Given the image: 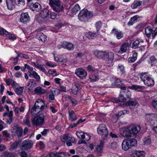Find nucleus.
<instances>
[{"label":"nucleus","instance_id":"f257e3e1","mask_svg":"<svg viewBox=\"0 0 157 157\" xmlns=\"http://www.w3.org/2000/svg\"><path fill=\"white\" fill-rule=\"evenodd\" d=\"M44 108V103L43 101L41 99H38L31 109V113L33 115L36 114L40 111H43Z\"/></svg>","mask_w":157,"mask_h":157},{"label":"nucleus","instance_id":"f03ea898","mask_svg":"<svg viewBox=\"0 0 157 157\" xmlns=\"http://www.w3.org/2000/svg\"><path fill=\"white\" fill-rule=\"evenodd\" d=\"M49 4L53 10L59 12L64 9L62 3V0H49Z\"/></svg>","mask_w":157,"mask_h":157},{"label":"nucleus","instance_id":"7ed1b4c3","mask_svg":"<svg viewBox=\"0 0 157 157\" xmlns=\"http://www.w3.org/2000/svg\"><path fill=\"white\" fill-rule=\"evenodd\" d=\"M141 80L146 85L148 86H152L154 84V80L151 78V75L148 72H142L140 74Z\"/></svg>","mask_w":157,"mask_h":157},{"label":"nucleus","instance_id":"20e7f679","mask_svg":"<svg viewBox=\"0 0 157 157\" xmlns=\"http://www.w3.org/2000/svg\"><path fill=\"white\" fill-rule=\"evenodd\" d=\"M93 16V13L86 9L81 10L78 15L79 19L83 21H87Z\"/></svg>","mask_w":157,"mask_h":157},{"label":"nucleus","instance_id":"39448f33","mask_svg":"<svg viewBox=\"0 0 157 157\" xmlns=\"http://www.w3.org/2000/svg\"><path fill=\"white\" fill-rule=\"evenodd\" d=\"M137 141L135 139H124L122 143V148L124 151H127L132 147L135 146L137 144Z\"/></svg>","mask_w":157,"mask_h":157},{"label":"nucleus","instance_id":"423d86ee","mask_svg":"<svg viewBox=\"0 0 157 157\" xmlns=\"http://www.w3.org/2000/svg\"><path fill=\"white\" fill-rule=\"evenodd\" d=\"M45 117L43 113H40L34 117L32 120V123L33 125L36 126L41 125L44 123Z\"/></svg>","mask_w":157,"mask_h":157},{"label":"nucleus","instance_id":"0eeeda50","mask_svg":"<svg viewBox=\"0 0 157 157\" xmlns=\"http://www.w3.org/2000/svg\"><path fill=\"white\" fill-rule=\"evenodd\" d=\"M114 54L112 52L105 51L104 58L103 59L106 60L105 63L108 67H111L113 65L112 62L113 59Z\"/></svg>","mask_w":157,"mask_h":157},{"label":"nucleus","instance_id":"6e6552de","mask_svg":"<svg viewBox=\"0 0 157 157\" xmlns=\"http://www.w3.org/2000/svg\"><path fill=\"white\" fill-rule=\"evenodd\" d=\"M98 133L103 138H106L108 136V132L106 125L100 124L97 128Z\"/></svg>","mask_w":157,"mask_h":157},{"label":"nucleus","instance_id":"1a4fd4ad","mask_svg":"<svg viewBox=\"0 0 157 157\" xmlns=\"http://www.w3.org/2000/svg\"><path fill=\"white\" fill-rule=\"evenodd\" d=\"M33 145L32 141L29 140H26L23 142L20 145V148L22 150H27L31 149Z\"/></svg>","mask_w":157,"mask_h":157},{"label":"nucleus","instance_id":"9d476101","mask_svg":"<svg viewBox=\"0 0 157 157\" xmlns=\"http://www.w3.org/2000/svg\"><path fill=\"white\" fill-rule=\"evenodd\" d=\"M61 139L63 142H66V144L68 146H72V143H74L75 140L74 137L70 136L68 134L64 135L61 137Z\"/></svg>","mask_w":157,"mask_h":157},{"label":"nucleus","instance_id":"9b49d317","mask_svg":"<svg viewBox=\"0 0 157 157\" xmlns=\"http://www.w3.org/2000/svg\"><path fill=\"white\" fill-rule=\"evenodd\" d=\"M120 133L124 138H130L132 137L128 126L121 128L120 130Z\"/></svg>","mask_w":157,"mask_h":157},{"label":"nucleus","instance_id":"f8f14e48","mask_svg":"<svg viewBox=\"0 0 157 157\" xmlns=\"http://www.w3.org/2000/svg\"><path fill=\"white\" fill-rule=\"evenodd\" d=\"M75 74L82 79L85 78L87 75L86 72L82 68L76 69L75 70Z\"/></svg>","mask_w":157,"mask_h":157},{"label":"nucleus","instance_id":"ddd939ff","mask_svg":"<svg viewBox=\"0 0 157 157\" xmlns=\"http://www.w3.org/2000/svg\"><path fill=\"white\" fill-rule=\"evenodd\" d=\"M124 103L126 106H129L131 109H133L135 106L139 105L136 100L134 99H129L128 100L124 101Z\"/></svg>","mask_w":157,"mask_h":157},{"label":"nucleus","instance_id":"4468645a","mask_svg":"<svg viewBox=\"0 0 157 157\" xmlns=\"http://www.w3.org/2000/svg\"><path fill=\"white\" fill-rule=\"evenodd\" d=\"M128 127L131 135L136 134L140 130V127L138 125L132 124Z\"/></svg>","mask_w":157,"mask_h":157},{"label":"nucleus","instance_id":"2eb2a0df","mask_svg":"<svg viewBox=\"0 0 157 157\" xmlns=\"http://www.w3.org/2000/svg\"><path fill=\"white\" fill-rule=\"evenodd\" d=\"M36 82L35 80L33 79H30L25 88L28 89L29 91H32L36 86Z\"/></svg>","mask_w":157,"mask_h":157},{"label":"nucleus","instance_id":"dca6fc26","mask_svg":"<svg viewBox=\"0 0 157 157\" xmlns=\"http://www.w3.org/2000/svg\"><path fill=\"white\" fill-rule=\"evenodd\" d=\"M65 49H66L69 51L74 50L75 46L72 43L66 41H64L61 45Z\"/></svg>","mask_w":157,"mask_h":157},{"label":"nucleus","instance_id":"f3484780","mask_svg":"<svg viewBox=\"0 0 157 157\" xmlns=\"http://www.w3.org/2000/svg\"><path fill=\"white\" fill-rule=\"evenodd\" d=\"M40 30L38 29L35 31V32H39L36 35L37 38L43 42H45L47 40V36L41 32Z\"/></svg>","mask_w":157,"mask_h":157},{"label":"nucleus","instance_id":"a211bd4d","mask_svg":"<svg viewBox=\"0 0 157 157\" xmlns=\"http://www.w3.org/2000/svg\"><path fill=\"white\" fill-rule=\"evenodd\" d=\"M13 130H14V132L17 134L18 138L21 136L23 133V130L22 128L19 127L18 125H16L12 128Z\"/></svg>","mask_w":157,"mask_h":157},{"label":"nucleus","instance_id":"6ab92c4d","mask_svg":"<svg viewBox=\"0 0 157 157\" xmlns=\"http://www.w3.org/2000/svg\"><path fill=\"white\" fill-rule=\"evenodd\" d=\"M20 21L23 23L29 21L30 18L28 13H22L20 15Z\"/></svg>","mask_w":157,"mask_h":157},{"label":"nucleus","instance_id":"aec40b11","mask_svg":"<svg viewBox=\"0 0 157 157\" xmlns=\"http://www.w3.org/2000/svg\"><path fill=\"white\" fill-rule=\"evenodd\" d=\"M129 48L128 43H124L121 45L120 49L118 51V53L119 54H121L125 52Z\"/></svg>","mask_w":157,"mask_h":157},{"label":"nucleus","instance_id":"412c9836","mask_svg":"<svg viewBox=\"0 0 157 157\" xmlns=\"http://www.w3.org/2000/svg\"><path fill=\"white\" fill-rule=\"evenodd\" d=\"M111 33L115 35L117 39H120L123 36V34L121 31L114 29L112 30Z\"/></svg>","mask_w":157,"mask_h":157},{"label":"nucleus","instance_id":"4be33fe9","mask_svg":"<svg viewBox=\"0 0 157 157\" xmlns=\"http://www.w3.org/2000/svg\"><path fill=\"white\" fill-rule=\"evenodd\" d=\"M104 52L105 51L95 50L94 51V54L97 58L103 59Z\"/></svg>","mask_w":157,"mask_h":157},{"label":"nucleus","instance_id":"5701e85b","mask_svg":"<svg viewBox=\"0 0 157 157\" xmlns=\"http://www.w3.org/2000/svg\"><path fill=\"white\" fill-rule=\"evenodd\" d=\"M99 35V33L97 31L96 32L93 33L91 32H89L86 33V37L90 39H92L96 38Z\"/></svg>","mask_w":157,"mask_h":157},{"label":"nucleus","instance_id":"b1692460","mask_svg":"<svg viewBox=\"0 0 157 157\" xmlns=\"http://www.w3.org/2000/svg\"><path fill=\"white\" fill-rule=\"evenodd\" d=\"M99 75L98 71L93 73H91L89 76V79L90 82H94L96 81L98 79Z\"/></svg>","mask_w":157,"mask_h":157},{"label":"nucleus","instance_id":"393cba45","mask_svg":"<svg viewBox=\"0 0 157 157\" xmlns=\"http://www.w3.org/2000/svg\"><path fill=\"white\" fill-rule=\"evenodd\" d=\"M49 11L47 9H44L40 12V16L42 18L44 19L49 17Z\"/></svg>","mask_w":157,"mask_h":157},{"label":"nucleus","instance_id":"a878e982","mask_svg":"<svg viewBox=\"0 0 157 157\" xmlns=\"http://www.w3.org/2000/svg\"><path fill=\"white\" fill-rule=\"evenodd\" d=\"M21 140H16L13 143L11 144L9 150L10 151H13L16 149L19 145V144L21 142Z\"/></svg>","mask_w":157,"mask_h":157},{"label":"nucleus","instance_id":"bb28decb","mask_svg":"<svg viewBox=\"0 0 157 157\" xmlns=\"http://www.w3.org/2000/svg\"><path fill=\"white\" fill-rule=\"evenodd\" d=\"M6 3L8 9L11 10L14 8L16 2L15 0H6Z\"/></svg>","mask_w":157,"mask_h":157},{"label":"nucleus","instance_id":"cd10ccee","mask_svg":"<svg viewBox=\"0 0 157 157\" xmlns=\"http://www.w3.org/2000/svg\"><path fill=\"white\" fill-rule=\"evenodd\" d=\"M30 6L33 10L36 11H39L41 9L40 5L37 2H36L35 4H31Z\"/></svg>","mask_w":157,"mask_h":157},{"label":"nucleus","instance_id":"c85d7f7f","mask_svg":"<svg viewBox=\"0 0 157 157\" xmlns=\"http://www.w3.org/2000/svg\"><path fill=\"white\" fill-rule=\"evenodd\" d=\"M145 152L144 151H135L132 154L133 157H144Z\"/></svg>","mask_w":157,"mask_h":157},{"label":"nucleus","instance_id":"c756f323","mask_svg":"<svg viewBox=\"0 0 157 157\" xmlns=\"http://www.w3.org/2000/svg\"><path fill=\"white\" fill-rule=\"evenodd\" d=\"M69 119L72 121H74L76 120L77 117L76 114L72 110H69Z\"/></svg>","mask_w":157,"mask_h":157},{"label":"nucleus","instance_id":"7c9ffc66","mask_svg":"<svg viewBox=\"0 0 157 157\" xmlns=\"http://www.w3.org/2000/svg\"><path fill=\"white\" fill-rule=\"evenodd\" d=\"M145 33L146 36L147 37L149 38L150 37L151 35L152 36L153 30L151 27L148 26L145 28Z\"/></svg>","mask_w":157,"mask_h":157},{"label":"nucleus","instance_id":"2f4dec72","mask_svg":"<svg viewBox=\"0 0 157 157\" xmlns=\"http://www.w3.org/2000/svg\"><path fill=\"white\" fill-rule=\"evenodd\" d=\"M55 92V95H57L59 94L61 92H66V88L64 86H61L59 89H55L54 90H52V91Z\"/></svg>","mask_w":157,"mask_h":157},{"label":"nucleus","instance_id":"473e14b6","mask_svg":"<svg viewBox=\"0 0 157 157\" xmlns=\"http://www.w3.org/2000/svg\"><path fill=\"white\" fill-rule=\"evenodd\" d=\"M78 84H75L71 89V92L74 94H76L80 88L79 87Z\"/></svg>","mask_w":157,"mask_h":157},{"label":"nucleus","instance_id":"72a5a7b5","mask_svg":"<svg viewBox=\"0 0 157 157\" xmlns=\"http://www.w3.org/2000/svg\"><path fill=\"white\" fill-rule=\"evenodd\" d=\"M34 91L36 94H43L46 92V91L41 87L38 86L35 90Z\"/></svg>","mask_w":157,"mask_h":157},{"label":"nucleus","instance_id":"f704fd0d","mask_svg":"<svg viewBox=\"0 0 157 157\" xmlns=\"http://www.w3.org/2000/svg\"><path fill=\"white\" fill-rule=\"evenodd\" d=\"M129 87L132 90H134L138 91H140L144 88L143 86L136 85H133L129 86Z\"/></svg>","mask_w":157,"mask_h":157},{"label":"nucleus","instance_id":"c9c22d12","mask_svg":"<svg viewBox=\"0 0 157 157\" xmlns=\"http://www.w3.org/2000/svg\"><path fill=\"white\" fill-rule=\"evenodd\" d=\"M118 71L120 73L121 76H124V74L125 72L124 66L121 64H119L117 68Z\"/></svg>","mask_w":157,"mask_h":157},{"label":"nucleus","instance_id":"e433bc0d","mask_svg":"<svg viewBox=\"0 0 157 157\" xmlns=\"http://www.w3.org/2000/svg\"><path fill=\"white\" fill-rule=\"evenodd\" d=\"M139 18H140V17L137 16H135L131 17L128 23V25L130 26L132 25L137 21V19Z\"/></svg>","mask_w":157,"mask_h":157},{"label":"nucleus","instance_id":"4c0bfd02","mask_svg":"<svg viewBox=\"0 0 157 157\" xmlns=\"http://www.w3.org/2000/svg\"><path fill=\"white\" fill-rule=\"evenodd\" d=\"M142 4V2L139 1H135L131 5V7L132 9H136L138 7L140 6Z\"/></svg>","mask_w":157,"mask_h":157},{"label":"nucleus","instance_id":"58836bf2","mask_svg":"<svg viewBox=\"0 0 157 157\" xmlns=\"http://www.w3.org/2000/svg\"><path fill=\"white\" fill-rule=\"evenodd\" d=\"M33 63L36 68L39 69L44 72H46V70L43 66H41L38 63H36L34 62H33Z\"/></svg>","mask_w":157,"mask_h":157},{"label":"nucleus","instance_id":"ea45409f","mask_svg":"<svg viewBox=\"0 0 157 157\" xmlns=\"http://www.w3.org/2000/svg\"><path fill=\"white\" fill-rule=\"evenodd\" d=\"M124 96H120L119 98H114V100L117 103L120 102H123L124 104V102L126 101V99L124 98Z\"/></svg>","mask_w":157,"mask_h":157},{"label":"nucleus","instance_id":"a19ab883","mask_svg":"<svg viewBox=\"0 0 157 157\" xmlns=\"http://www.w3.org/2000/svg\"><path fill=\"white\" fill-rule=\"evenodd\" d=\"M137 53H134L132 55V56L130 57L128 59L129 62L133 63L137 59Z\"/></svg>","mask_w":157,"mask_h":157},{"label":"nucleus","instance_id":"79ce46f5","mask_svg":"<svg viewBox=\"0 0 157 157\" xmlns=\"http://www.w3.org/2000/svg\"><path fill=\"white\" fill-rule=\"evenodd\" d=\"M124 94L123 95H121L122 96H124V98L126 99V101H127V99L126 98L128 99H130L129 98H130L131 94V92L129 91H124Z\"/></svg>","mask_w":157,"mask_h":157},{"label":"nucleus","instance_id":"37998d69","mask_svg":"<svg viewBox=\"0 0 157 157\" xmlns=\"http://www.w3.org/2000/svg\"><path fill=\"white\" fill-rule=\"evenodd\" d=\"M144 142L145 145L147 146L150 145L151 143L150 138L149 137H145L144 140Z\"/></svg>","mask_w":157,"mask_h":157},{"label":"nucleus","instance_id":"c03bdc74","mask_svg":"<svg viewBox=\"0 0 157 157\" xmlns=\"http://www.w3.org/2000/svg\"><path fill=\"white\" fill-rule=\"evenodd\" d=\"M23 89V87H17V88L15 89L14 90L15 91V92L17 95H20L22 93Z\"/></svg>","mask_w":157,"mask_h":157},{"label":"nucleus","instance_id":"a18cd8bd","mask_svg":"<svg viewBox=\"0 0 157 157\" xmlns=\"http://www.w3.org/2000/svg\"><path fill=\"white\" fill-rule=\"evenodd\" d=\"M32 75L37 81L39 82L40 80V77L38 74L35 71H32Z\"/></svg>","mask_w":157,"mask_h":157},{"label":"nucleus","instance_id":"49530a36","mask_svg":"<svg viewBox=\"0 0 157 157\" xmlns=\"http://www.w3.org/2000/svg\"><path fill=\"white\" fill-rule=\"evenodd\" d=\"M80 8L78 4H76L72 10V12L74 14H75L76 12L80 10Z\"/></svg>","mask_w":157,"mask_h":157},{"label":"nucleus","instance_id":"de8ad7c7","mask_svg":"<svg viewBox=\"0 0 157 157\" xmlns=\"http://www.w3.org/2000/svg\"><path fill=\"white\" fill-rule=\"evenodd\" d=\"M87 69L88 71L91 72V73H93L97 71V70L91 65H89L87 67Z\"/></svg>","mask_w":157,"mask_h":157},{"label":"nucleus","instance_id":"09e8293b","mask_svg":"<svg viewBox=\"0 0 157 157\" xmlns=\"http://www.w3.org/2000/svg\"><path fill=\"white\" fill-rule=\"evenodd\" d=\"M76 134L78 137L81 138L82 139H85V133L82 132H78Z\"/></svg>","mask_w":157,"mask_h":157},{"label":"nucleus","instance_id":"8fccbe9b","mask_svg":"<svg viewBox=\"0 0 157 157\" xmlns=\"http://www.w3.org/2000/svg\"><path fill=\"white\" fill-rule=\"evenodd\" d=\"M16 3L18 6L23 7L25 4V1L24 0H17Z\"/></svg>","mask_w":157,"mask_h":157},{"label":"nucleus","instance_id":"3c124183","mask_svg":"<svg viewBox=\"0 0 157 157\" xmlns=\"http://www.w3.org/2000/svg\"><path fill=\"white\" fill-rule=\"evenodd\" d=\"M132 47L133 48L136 49L137 48L138 45L140 44L139 41L137 40H136L133 42H132Z\"/></svg>","mask_w":157,"mask_h":157},{"label":"nucleus","instance_id":"603ef678","mask_svg":"<svg viewBox=\"0 0 157 157\" xmlns=\"http://www.w3.org/2000/svg\"><path fill=\"white\" fill-rule=\"evenodd\" d=\"M3 156V157H15L13 154L6 151L4 152Z\"/></svg>","mask_w":157,"mask_h":157},{"label":"nucleus","instance_id":"864d4df0","mask_svg":"<svg viewBox=\"0 0 157 157\" xmlns=\"http://www.w3.org/2000/svg\"><path fill=\"white\" fill-rule=\"evenodd\" d=\"M121 84V81L120 79H116L113 83L112 86H119Z\"/></svg>","mask_w":157,"mask_h":157},{"label":"nucleus","instance_id":"5fc2aeb1","mask_svg":"<svg viewBox=\"0 0 157 157\" xmlns=\"http://www.w3.org/2000/svg\"><path fill=\"white\" fill-rule=\"evenodd\" d=\"M10 35V33L3 28H0V35Z\"/></svg>","mask_w":157,"mask_h":157},{"label":"nucleus","instance_id":"6e6d98bb","mask_svg":"<svg viewBox=\"0 0 157 157\" xmlns=\"http://www.w3.org/2000/svg\"><path fill=\"white\" fill-rule=\"evenodd\" d=\"M157 115L155 114L151 113V114H148L147 115V118L151 120H154L155 118L156 117Z\"/></svg>","mask_w":157,"mask_h":157},{"label":"nucleus","instance_id":"4d7b16f0","mask_svg":"<svg viewBox=\"0 0 157 157\" xmlns=\"http://www.w3.org/2000/svg\"><path fill=\"white\" fill-rule=\"evenodd\" d=\"M54 90L55 89H52V93L50 94L49 95L48 98L49 99L52 100H54L55 99V96L54 95H55V92H54V91H53L52 92V90Z\"/></svg>","mask_w":157,"mask_h":157},{"label":"nucleus","instance_id":"13d9d810","mask_svg":"<svg viewBox=\"0 0 157 157\" xmlns=\"http://www.w3.org/2000/svg\"><path fill=\"white\" fill-rule=\"evenodd\" d=\"M102 25V23L101 21H98L95 24V26L96 28L97 31L98 32V30H99Z\"/></svg>","mask_w":157,"mask_h":157},{"label":"nucleus","instance_id":"bf43d9fd","mask_svg":"<svg viewBox=\"0 0 157 157\" xmlns=\"http://www.w3.org/2000/svg\"><path fill=\"white\" fill-rule=\"evenodd\" d=\"M56 155V157H65L66 155L65 153L63 152H57Z\"/></svg>","mask_w":157,"mask_h":157},{"label":"nucleus","instance_id":"052dcab7","mask_svg":"<svg viewBox=\"0 0 157 157\" xmlns=\"http://www.w3.org/2000/svg\"><path fill=\"white\" fill-rule=\"evenodd\" d=\"M49 15L51 18L52 19H55L57 16V14L53 12H51Z\"/></svg>","mask_w":157,"mask_h":157},{"label":"nucleus","instance_id":"680f3d73","mask_svg":"<svg viewBox=\"0 0 157 157\" xmlns=\"http://www.w3.org/2000/svg\"><path fill=\"white\" fill-rule=\"evenodd\" d=\"M48 73L53 76H56L58 75L56 71L54 70H50L48 71Z\"/></svg>","mask_w":157,"mask_h":157},{"label":"nucleus","instance_id":"e2e57ef3","mask_svg":"<svg viewBox=\"0 0 157 157\" xmlns=\"http://www.w3.org/2000/svg\"><path fill=\"white\" fill-rule=\"evenodd\" d=\"M153 107L157 111V99H154L152 102Z\"/></svg>","mask_w":157,"mask_h":157},{"label":"nucleus","instance_id":"0e129e2a","mask_svg":"<svg viewBox=\"0 0 157 157\" xmlns=\"http://www.w3.org/2000/svg\"><path fill=\"white\" fill-rule=\"evenodd\" d=\"M11 85L14 90L19 86L18 84L13 80L12 83Z\"/></svg>","mask_w":157,"mask_h":157},{"label":"nucleus","instance_id":"69168bd1","mask_svg":"<svg viewBox=\"0 0 157 157\" xmlns=\"http://www.w3.org/2000/svg\"><path fill=\"white\" fill-rule=\"evenodd\" d=\"M103 150V147L98 145L96 147L97 151L98 152L101 153L102 152Z\"/></svg>","mask_w":157,"mask_h":157},{"label":"nucleus","instance_id":"338daca9","mask_svg":"<svg viewBox=\"0 0 157 157\" xmlns=\"http://www.w3.org/2000/svg\"><path fill=\"white\" fill-rule=\"evenodd\" d=\"M24 122L25 124L27 125L28 126H30L29 120L28 118L26 117L24 121Z\"/></svg>","mask_w":157,"mask_h":157},{"label":"nucleus","instance_id":"774afa93","mask_svg":"<svg viewBox=\"0 0 157 157\" xmlns=\"http://www.w3.org/2000/svg\"><path fill=\"white\" fill-rule=\"evenodd\" d=\"M13 80L12 79H6L5 82L7 86H10V85H11Z\"/></svg>","mask_w":157,"mask_h":157}]
</instances>
